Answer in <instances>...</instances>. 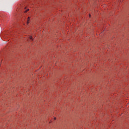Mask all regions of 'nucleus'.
Listing matches in <instances>:
<instances>
[{
  "instance_id": "1",
  "label": "nucleus",
  "mask_w": 129,
  "mask_h": 129,
  "mask_svg": "<svg viewBox=\"0 0 129 129\" xmlns=\"http://www.w3.org/2000/svg\"><path fill=\"white\" fill-rule=\"evenodd\" d=\"M31 22V17H28L27 20V24L28 25Z\"/></svg>"
},
{
  "instance_id": "2",
  "label": "nucleus",
  "mask_w": 129,
  "mask_h": 129,
  "mask_svg": "<svg viewBox=\"0 0 129 129\" xmlns=\"http://www.w3.org/2000/svg\"><path fill=\"white\" fill-rule=\"evenodd\" d=\"M29 39H30V40H33V37H32V36H29Z\"/></svg>"
},
{
  "instance_id": "3",
  "label": "nucleus",
  "mask_w": 129,
  "mask_h": 129,
  "mask_svg": "<svg viewBox=\"0 0 129 129\" xmlns=\"http://www.w3.org/2000/svg\"><path fill=\"white\" fill-rule=\"evenodd\" d=\"M29 10L27 9L26 11H24V13H27V12H29Z\"/></svg>"
},
{
  "instance_id": "4",
  "label": "nucleus",
  "mask_w": 129,
  "mask_h": 129,
  "mask_svg": "<svg viewBox=\"0 0 129 129\" xmlns=\"http://www.w3.org/2000/svg\"><path fill=\"white\" fill-rule=\"evenodd\" d=\"M54 119H56V117H54Z\"/></svg>"
},
{
  "instance_id": "5",
  "label": "nucleus",
  "mask_w": 129,
  "mask_h": 129,
  "mask_svg": "<svg viewBox=\"0 0 129 129\" xmlns=\"http://www.w3.org/2000/svg\"><path fill=\"white\" fill-rule=\"evenodd\" d=\"M89 16H90V17L91 15H90Z\"/></svg>"
}]
</instances>
